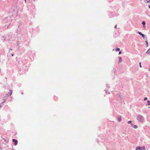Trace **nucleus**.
Masks as SVG:
<instances>
[{"mask_svg":"<svg viewBox=\"0 0 150 150\" xmlns=\"http://www.w3.org/2000/svg\"><path fill=\"white\" fill-rule=\"evenodd\" d=\"M5 102V101H3V102L2 103H4Z\"/></svg>","mask_w":150,"mask_h":150,"instance_id":"nucleus-24","label":"nucleus"},{"mask_svg":"<svg viewBox=\"0 0 150 150\" xmlns=\"http://www.w3.org/2000/svg\"><path fill=\"white\" fill-rule=\"evenodd\" d=\"M12 141L13 142H15L14 145L15 146L18 143L17 140L15 139H12Z\"/></svg>","mask_w":150,"mask_h":150,"instance_id":"nucleus-5","label":"nucleus"},{"mask_svg":"<svg viewBox=\"0 0 150 150\" xmlns=\"http://www.w3.org/2000/svg\"><path fill=\"white\" fill-rule=\"evenodd\" d=\"M149 108H150V107H149Z\"/></svg>","mask_w":150,"mask_h":150,"instance_id":"nucleus-29","label":"nucleus"},{"mask_svg":"<svg viewBox=\"0 0 150 150\" xmlns=\"http://www.w3.org/2000/svg\"><path fill=\"white\" fill-rule=\"evenodd\" d=\"M147 99V97H145L144 98V100L145 101Z\"/></svg>","mask_w":150,"mask_h":150,"instance_id":"nucleus-16","label":"nucleus"},{"mask_svg":"<svg viewBox=\"0 0 150 150\" xmlns=\"http://www.w3.org/2000/svg\"><path fill=\"white\" fill-rule=\"evenodd\" d=\"M12 92L11 91L10 93V94L9 93H8V95L9 94V95H11L12 94Z\"/></svg>","mask_w":150,"mask_h":150,"instance_id":"nucleus-18","label":"nucleus"},{"mask_svg":"<svg viewBox=\"0 0 150 150\" xmlns=\"http://www.w3.org/2000/svg\"><path fill=\"white\" fill-rule=\"evenodd\" d=\"M146 1H147V3H149L150 2V0H146Z\"/></svg>","mask_w":150,"mask_h":150,"instance_id":"nucleus-15","label":"nucleus"},{"mask_svg":"<svg viewBox=\"0 0 150 150\" xmlns=\"http://www.w3.org/2000/svg\"><path fill=\"white\" fill-rule=\"evenodd\" d=\"M120 50V49L119 48H117L115 49V50L116 51H119Z\"/></svg>","mask_w":150,"mask_h":150,"instance_id":"nucleus-11","label":"nucleus"},{"mask_svg":"<svg viewBox=\"0 0 150 150\" xmlns=\"http://www.w3.org/2000/svg\"><path fill=\"white\" fill-rule=\"evenodd\" d=\"M145 149V146L140 147L138 146L136 148V150H144Z\"/></svg>","mask_w":150,"mask_h":150,"instance_id":"nucleus-2","label":"nucleus"},{"mask_svg":"<svg viewBox=\"0 0 150 150\" xmlns=\"http://www.w3.org/2000/svg\"><path fill=\"white\" fill-rule=\"evenodd\" d=\"M131 122H132L131 121H128L127 122L129 124H132Z\"/></svg>","mask_w":150,"mask_h":150,"instance_id":"nucleus-14","label":"nucleus"},{"mask_svg":"<svg viewBox=\"0 0 150 150\" xmlns=\"http://www.w3.org/2000/svg\"><path fill=\"white\" fill-rule=\"evenodd\" d=\"M131 125L132 127H133L135 129H136L137 127V126L136 125H134L133 124H131Z\"/></svg>","mask_w":150,"mask_h":150,"instance_id":"nucleus-6","label":"nucleus"},{"mask_svg":"<svg viewBox=\"0 0 150 150\" xmlns=\"http://www.w3.org/2000/svg\"><path fill=\"white\" fill-rule=\"evenodd\" d=\"M13 55H14L13 54H11V56H13Z\"/></svg>","mask_w":150,"mask_h":150,"instance_id":"nucleus-23","label":"nucleus"},{"mask_svg":"<svg viewBox=\"0 0 150 150\" xmlns=\"http://www.w3.org/2000/svg\"><path fill=\"white\" fill-rule=\"evenodd\" d=\"M117 25H116L115 26V28H117Z\"/></svg>","mask_w":150,"mask_h":150,"instance_id":"nucleus-21","label":"nucleus"},{"mask_svg":"<svg viewBox=\"0 0 150 150\" xmlns=\"http://www.w3.org/2000/svg\"><path fill=\"white\" fill-rule=\"evenodd\" d=\"M139 67H140L141 68L142 67V66L141 65V63H139Z\"/></svg>","mask_w":150,"mask_h":150,"instance_id":"nucleus-17","label":"nucleus"},{"mask_svg":"<svg viewBox=\"0 0 150 150\" xmlns=\"http://www.w3.org/2000/svg\"><path fill=\"white\" fill-rule=\"evenodd\" d=\"M150 8V5H149V6H148Z\"/></svg>","mask_w":150,"mask_h":150,"instance_id":"nucleus-25","label":"nucleus"},{"mask_svg":"<svg viewBox=\"0 0 150 150\" xmlns=\"http://www.w3.org/2000/svg\"><path fill=\"white\" fill-rule=\"evenodd\" d=\"M122 53V52L121 51H120L119 53V54H120Z\"/></svg>","mask_w":150,"mask_h":150,"instance_id":"nucleus-20","label":"nucleus"},{"mask_svg":"<svg viewBox=\"0 0 150 150\" xmlns=\"http://www.w3.org/2000/svg\"><path fill=\"white\" fill-rule=\"evenodd\" d=\"M146 53L149 55L150 54V48L148 49L147 51L146 52Z\"/></svg>","mask_w":150,"mask_h":150,"instance_id":"nucleus-7","label":"nucleus"},{"mask_svg":"<svg viewBox=\"0 0 150 150\" xmlns=\"http://www.w3.org/2000/svg\"><path fill=\"white\" fill-rule=\"evenodd\" d=\"M122 60L121 57H119V63H120L122 62Z\"/></svg>","mask_w":150,"mask_h":150,"instance_id":"nucleus-8","label":"nucleus"},{"mask_svg":"<svg viewBox=\"0 0 150 150\" xmlns=\"http://www.w3.org/2000/svg\"><path fill=\"white\" fill-rule=\"evenodd\" d=\"M8 19V20L9 21H11V20L10 17L7 18H6L5 20H6Z\"/></svg>","mask_w":150,"mask_h":150,"instance_id":"nucleus-9","label":"nucleus"},{"mask_svg":"<svg viewBox=\"0 0 150 150\" xmlns=\"http://www.w3.org/2000/svg\"><path fill=\"white\" fill-rule=\"evenodd\" d=\"M147 102V103L148 104V105H150V101L148 100Z\"/></svg>","mask_w":150,"mask_h":150,"instance_id":"nucleus-13","label":"nucleus"},{"mask_svg":"<svg viewBox=\"0 0 150 150\" xmlns=\"http://www.w3.org/2000/svg\"><path fill=\"white\" fill-rule=\"evenodd\" d=\"M136 118L139 122H143L144 119V117L140 114L137 115Z\"/></svg>","mask_w":150,"mask_h":150,"instance_id":"nucleus-1","label":"nucleus"},{"mask_svg":"<svg viewBox=\"0 0 150 150\" xmlns=\"http://www.w3.org/2000/svg\"><path fill=\"white\" fill-rule=\"evenodd\" d=\"M7 26H8V25H7ZM7 28H8V26L7 27Z\"/></svg>","mask_w":150,"mask_h":150,"instance_id":"nucleus-28","label":"nucleus"},{"mask_svg":"<svg viewBox=\"0 0 150 150\" xmlns=\"http://www.w3.org/2000/svg\"><path fill=\"white\" fill-rule=\"evenodd\" d=\"M143 28H146V26L145 25H143Z\"/></svg>","mask_w":150,"mask_h":150,"instance_id":"nucleus-19","label":"nucleus"},{"mask_svg":"<svg viewBox=\"0 0 150 150\" xmlns=\"http://www.w3.org/2000/svg\"><path fill=\"white\" fill-rule=\"evenodd\" d=\"M11 33H10V34H9V35H8V36L10 35H11Z\"/></svg>","mask_w":150,"mask_h":150,"instance_id":"nucleus-22","label":"nucleus"},{"mask_svg":"<svg viewBox=\"0 0 150 150\" xmlns=\"http://www.w3.org/2000/svg\"><path fill=\"white\" fill-rule=\"evenodd\" d=\"M137 33L142 36L144 39H147L146 36L145 35L142 33L141 32H137Z\"/></svg>","mask_w":150,"mask_h":150,"instance_id":"nucleus-3","label":"nucleus"},{"mask_svg":"<svg viewBox=\"0 0 150 150\" xmlns=\"http://www.w3.org/2000/svg\"><path fill=\"white\" fill-rule=\"evenodd\" d=\"M145 42L146 43V47H148V43L147 40L145 41Z\"/></svg>","mask_w":150,"mask_h":150,"instance_id":"nucleus-10","label":"nucleus"},{"mask_svg":"<svg viewBox=\"0 0 150 150\" xmlns=\"http://www.w3.org/2000/svg\"><path fill=\"white\" fill-rule=\"evenodd\" d=\"M149 71H150V69H149Z\"/></svg>","mask_w":150,"mask_h":150,"instance_id":"nucleus-26","label":"nucleus"},{"mask_svg":"<svg viewBox=\"0 0 150 150\" xmlns=\"http://www.w3.org/2000/svg\"><path fill=\"white\" fill-rule=\"evenodd\" d=\"M142 24L143 25H145V22H144V21H143L142 23Z\"/></svg>","mask_w":150,"mask_h":150,"instance_id":"nucleus-12","label":"nucleus"},{"mask_svg":"<svg viewBox=\"0 0 150 150\" xmlns=\"http://www.w3.org/2000/svg\"><path fill=\"white\" fill-rule=\"evenodd\" d=\"M117 121H118L119 122H120L121 121L122 119H121V116L119 115L118 116L117 118Z\"/></svg>","mask_w":150,"mask_h":150,"instance_id":"nucleus-4","label":"nucleus"},{"mask_svg":"<svg viewBox=\"0 0 150 150\" xmlns=\"http://www.w3.org/2000/svg\"><path fill=\"white\" fill-rule=\"evenodd\" d=\"M10 50H12V49H10Z\"/></svg>","mask_w":150,"mask_h":150,"instance_id":"nucleus-27","label":"nucleus"}]
</instances>
